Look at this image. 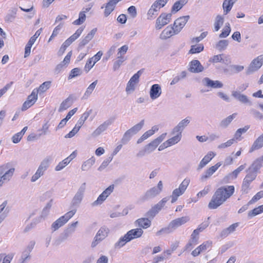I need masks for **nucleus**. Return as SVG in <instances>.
I'll list each match as a JSON object with an SVG mask.
<instances>
[{"label": "nucleus", "instance_id": "nucleus-1", "mask_svg": "<svg viewBox=\"0 0 263 263\" xmlns=\"http://www.w3.org/2000/svg\"><path fill=\"white\" fill-rule=\"evenodd\" d=\"M233 185H227L219 187L213 194L208 204L210 209H216L227 201L234 193Z\"/></svg>", "mask_w": 263, "mask_h": 263}, {"label": "nucleus", "instance_id": "nucleus-2", "mask_svg": "<svg viewBox=\"0 0 263 263\" xmlns=\"http://www.w3.org/2000/svg\"><path fill=\"white\" fill-rule=\"evenodd\" d=\"M189 216H183L172 220L168 225L164 228H162L156 233L157 236H160L162 234H168L173 233L178 227L185 224L190 221Z\"/></svg>", "mask_w": 263, "mask_h": 263}, {"label": "nucleus", "instance_id": "nucleus-3", "mask_svg": "<svg viewBox=\"0 0 263 263\" xmlns=\"http://www.w3.org/2000/svg\"><path fill=\"white\" fill-rule=\"evenodd\" d=\"M163 183L159 181L156 186H154L147 190L141 197L142 201H146L153 199L159 195L163 190Z\"/></svg>", "mask_w": 263, "mask_h": 263}, {"label": "nucleus", "instance_id": "nucleus-4", "mask_svg": "<svg viewBox=\"0 0 263 263\" xmlns=\"http://www.w3.org/2000/svg\"><path fill=\"white\" fill-rule=\"evenodd\" d=\"M77 210L76 209H73L67 212L63 216L60 217L55 221L51 225V229L53 231H55L66 223L68 220L74 216Z\"/></svg>", "mask_w": 263, "mask_h": 263}, {"label": "nucleus", "instance_id": "nucleus-5", "mask_svg": "<svg viewBox=\"0 0 263 263\" xmlns=\"http://www.w3.org/2000/svg\"><path fill=\"white\" fill-rule=\"evenodd\" d=\"M190 182V179L189 178H185L179 185V187L173 190L172 195L169 197L172 199L171 202L172 203L177 200L178 197L184 194Z\"/></svg>", "mask_w": 263, "mask_h": 263}, {"label": "nucleus", "instance_id": "nucleus-6", "mask_svg": "<svg viewBox=\"0 0 263 263\" xmlns=\"http://www.w3.org/2000/svg\"><path fill=\"white\" fill-rule=\"evenodd\" d=\"M170 197H166L162 198L156 204L153 206L145 214L147 217L153 218L161 209L164 206L166 203L168 201Z\"/></svg>", "mask_w": 263, "mask_h": 263}, {"label": "nucleus", "instance_id": "nucleus-7", "mask_svg": "<svg viewBox=\"0 0 263 263\" xmlns=\"http://www.w3.org/2000/svg\"><path fill=\"white\" fill-rule=\"evenodd\" d=\"M247 174L243 179L242 184L241 185V191L243 193H248V189L249 188L251 183L255 179L257 176V174L253 171L247 169L246 170Z\"/></svg>", "mask_w": 263, "mask_h": 263}, {"label": "nucleus", "instance_id": "nucleus-8", "mask_svg": "<svg viewBox=\"0 0 263 263\" xmlns=\"http://www.w3.org/2000/svg\"><path fill=\"white\" fill-rule=\"evenodd\" d=\"M109 233V229L107 227L103 226L101 227L94 237L91 243V247H95L100 242L107 237Z\"/></svg>", "mask_w": 263, "mask_h": 263}, {"label": "nucleus", "instance_id": "nucleus-9", "mask_svg": "<svg viewBox=\"0 0 263 263\" xmlns=\"http://www.w3.org/2000/svg\"><path fill=\"white\" fill-rule=\"evenodd\" d=\"M262 64L263 54L260 55L253 60L246 70V74L250 75L257 71L261 67Z\"/></svg>", "mask_w": 263, "mask_h": 263}, {"label": "nucleus", "instance_id": "nucleus-10", "mask_svg": "<svg viewBox=\"0 0 263 263\" xmlns=\"http://www.w3.org/2000/svg\"><path fill=\"white\" fill-rule=\"evenodd\" d=\"M86 183L84 182L80 186L72 200L71 205L72 206L78 207L79 206L84 197Z\"/></svg>", "mask_w": 263, "mask_h": 263}, {"label": "nucleus", "instance_id": "nucleus-11", "mask_svg": "<svg viewBox=\"0 0 263 263\" xmlns=\"http://www.w3.org/2000/svg\"><path fill=\"white\" fill-rule=\"evenodd\" d=\"M35 241L34 240L30 241L24 250L22 252L20 258L18 260V263H25L31 259L30 253L32 251Z\"/></svg>", "mask_w": 263, "mask_h": 263}, {"label": "nucleus", "instance_id": "nucleus-12", "mask_svg": "<svg viewBox=\"0 0 263 263\" xmlns=\"http://www.w3.org/2000/svg\"><path fill=\"white\" fill-rule=\"evenodd\" d=\"M172 16L171 13H161L156 20V28L158 30L161 29L163 26L168 24L171 20Z\"/></svg>", "mask_w": 263, "mask_h": 263}, {"label": "nucleus", "instance_id": "nucleus-13", "mask_svg": "<svg viewBox=\"0 0 263 263\" xmlns=\"http://www.w3.org/2000/svg\"><path fill=\"white\" fill-rule=\"evenodd\" d=\"M166 136V133H163L160 136L153 140L151 142L144 146L145 151H147V154H150L153 152L160 143L163 141Z\"/></svg>", "mask_w": 263, "mask_h": 263}, {"label": "nucleus", "instance_id": "nucleus-14", "mask_svg": "<svg viewBox=\"0 0 263 263\" xmlns=\"http://www.w3.org/2000/svg\"><path fill=\"white\" fill-rule=\"evenodd\" d=\"M114 121V119L110 118L104 121L92 132L91 136L93 138L99 136L107 129L108 126L113 123Z\"/></svg>", "mask_w": 263, "mask_h": 263}, {"label": "nucleus", "instance_id": "nucleus-15", "mask_svg": "<svg viewBox=\"0 0 263 263\" xmlns=\"http://www.w3.org/2000/svg\"><path fill=\"white\" fill-rule=\"evenodd\" d=\"M37 100V95L35 89L33 90L31 93L29 95L27 100L24 102L22 107V110L25 111L32 106Z\"/></svg>", "mask_w": 263, "mask_h": 263}, {"label": "nucleus", "instance_id": "nucleus-16", "mask_svg": "<svg viewBox=\"0 0 263 263\" xmlns=\"http://www.w3.org/2000/svg\"><path fill=\"white\" fill-rule=\"evenodd\" d=\"M142 73V69L139 70L136 73L134 74V76L130 79L129 81L127 83L126 91L129 92L130 91H134L135 89V85L139 81V77Z\"/></svg>", "mask_w": 263, "mask_h": 263}, {"label": "nucleus", "instance_id": "nucleus-17", "mask_svg": "<svg viewBox=\"0 0 263 263\" xmlns=\"http://www.w3.org/2000/svg\"><path fill=\"white\" fill-rule=\"evenodd\" d=\"M189 18L190 16L186 15L180 17L175 21L173 26L175 28V33L178 34L181 31Z\"/></svg>", "mask_w": 263, "mask_h": 263}, {"label": "nucleus", "instance_id": "nucleus-18", "mask_svg": "<svg viewBox=\"0 0 263 263\" xmlns=\"http://www.w3.org/2000/svg\"><path fill=\"white\" fill-rule=\"evenodd\" d=\"M191 118L187 117L186 118L182 120L179 123L174 127L172 130V134L174 135L176 133L181 134L184 129L190 123Z\"/></svg>", "mask_w": 263, "mask_h": 263}, {"label": "nucleus", "instance_id": "nucleus-19", "mask_svg": "<svg viewBox=\"0 0 263 263\" xmlns=\"http://www.w3.org/2000/svg\"><path fill=\"white\" fill-rule=\"evenodd\" d=\"M188 70L193 73H199L204 70V67L198 60H194L190 63Z\"/></svg>", "mask_w": 263, "mask_h": 263}, {"label": "nucleus", "instance_id": "nucleus-20", "mask_svg": "<svg viewBox=\"0 0 263 263\" xmlns=\"http://www.w3.org/2000/svg\"><path fill=\"white\" fill-rule=\"evenodd\" d=\"M222 165L221 162L217 163L215 165L210 167L201 176L200 179L202 181H205L211 177Z\"/></svg>", "mask_w": 263, "mask_h": 263}, {"label": "nucleus", "instance_id": "nucleus-21", "mask_svg": "<svg viewBox=\"0 0 263 263\" xmlns=\"http://www.w3.org/2000/svg\"><path fill=\"white\" fill-rule=\"evenodd\" d=\"M97 31V28H95L92 29L90 32H89L84 38H83L80 42L78 46L79 49H81L84 47L87 44L91 41L95 35Z\"/></svg>", "mask_w": 263, "mask_h": 263}, {"label": "nucleus", "instance_id": "nucleus-22", "mask_svg": "<svg viewBox=\"0 0 263 263\" xmlns=\"http://www.w3.org/2000/svg\"><path fill=\"white\" fill-rule=\"evenodd\" d=\"M161 88L159 84L153 85L149 90V96L152 100H155L159 98L161 95Z\"/></svg>", "mask_w": 263, "mask_h": 263}, {"label": "nucleus", "instance_id": "nucleus-23", "mask_svg": "<svg viewBox=\"0 0 263 263\" xmlns=\"http://www.w3.org/2000/svg\"><path fill=\"white\" fill-rule=\"evenodd\" d=\"M74 99L75 98L73 95H69L68 98L61 103L58 111L60 112H62L70 107L72 105Z\"/></svg>", "mask_w": 263, "mask_h": 263}, {"label": "nucleus", "instance_id": "nucleus-24", "mask_svg": "<svg viewBox=\"0 0 263 263\" xmlns=\"http://www.w3.org/2000/svg\"><path fill=\"white\" fill-rule=\"evenodd\" d=\"M262 163L263 155L261 157L256 159L253 161L252 164L249 166L248 169H249V170L253 171L254 173H256L257 174L259 170L262 166Z\"/></svg>", "mask_w": 263, "mask_h": 263}, {"label": "nucleus", "instance_id": "nucleus-25", "mask_svg": "<svg viewBox=\"0 0 263 263\" xmlns=\"http://www.w3.org/2000/svg\"><path fill=\"white\" fill-rule=\"evenodd\" d=\"M232 96L242 103L248 104L249 105H251L252 104V102L250 101L247 96L241 94L239 91H232Z\"/></svg>", "mask_w": 263, "mask_h": 263}, {"label": "nucleus", "instance_id": "nucleus-26", "mask_svg": "<svg viewBox=\"0 0 263 263\" xmlns=\"http://www.w3.org/2000/svg\"><path fill=\"white\" fill-rule=\"evenodd\" d=\"M175 33V28L172 25L166 27L160 34V38L162 40H166L174 34H177Z\"/></svg>", "mask_w": 263, "mask_h": 263}, {"label": "nucleus", "instance_id": "nucleus-27", "mask_svg": "<svg viewBox=\"0 0 263 263\" xmlns=\"http://www.w3.org/2000/svg\"><path fill=\"white\" fill-rule=\"evenodd\" d=\"M216 155L213 152H209L201 160L198 166V170H200L204 167Z\"/></svg>", "mask_w": 263, "mask_h": 263}, {"label": "nucleus", "instance_id": "nucleus-28", "mask_svg": "<svg viewBox=\"0 0 263 263\" xmlns=\"http://www.w3.org/2000/svg\"><path fill=\"white\" fill-rule=\"evenodd\" d=\"M238 226L239 223L236 222L231 224L229 227L224 229L220 232V237L221 238H226L229 234L234 232L236 230V228L238 227Z\"/></svg>", "mask_w": 263, "mask_h": 263}, {"label": "nucleus", "instance_id": "nucleus-29", "mask_svg": "<svg viewBox=\"0 0 263 263\" xmlns=\"http://www.w3.org/2000/svg\"><path fill=\"white\" fill-rule=\"evenodd\" d=\"M143 233V231L141 228L134 229L129 230L126 233L130 240L135 238L140 237Z\"/></svg>", "mask_w": 263, "mask_h": 263}, {"label": "nucleus", "instance_id": "nucleus-30", "mask_svg": "<svg viewBox=\"0 0 263 263\" xmlns=\"http://www.w3.org/2000/svg\"><path fill=\"white\" fill-rule=\"evenodd\" d=\"M263 147V134L259 136L253 142L250 148L249 153H252L255 150L260 149Z\"/></svg>", "mask_w": 263, "mask_h": 263}, {"label": "nucleus", "instance_id": "nucleus-31", "mask_svg": "<svg viewBox=\"0 0 263 263\" xmlns=\"http://www.w3.org/2000/svg\"><path fill=\"white\" fill-rule=\"evenodd\" d=\"M203 81L205 83L206 86L213 88H219L223 87V84L219 81H213L209 78H205Z\"/></svg>", "mask_w": 263, "mask_h": 263}, {"label": "nucleus", "instance_id": "nucleus-32", "mask_svg": "<svg viewBox=\"0 0 263 263\" xmlns=\"http://www.w3.org/2000/svg\"><path fill=\"white\" fill-rule=\"evenodd\" d=\"M236 0H224L222 4L223 14L226 15L231 10Z\"/></svg>", "mask_w": 263, "mask_h": 263}, {"label": "nucleus", "instance_id": "nucleus-33", "mask_svg": "<svg viewBox=\"0 0 263 263\" xmlns=\"http://www.w3.org/2000/svg\"><path fill=\"white\" fill-rule=\"evenodd\" d=\"M147 218H141L136 220L135 222L136 226L143 229H146L151 225V221Z\"/></svg>", "mask_w": 263, "mask_h": 263}, {"label": "nucleus", "instance_id": "nucleus-34", "mask_svg": "<svg viewBox=\"0 0 263 263\" xmlns=\"http://www.w3.org/2000/svg\"><path fill=\"white\" fill-rule=\"evenodd\" d=\"M50 159L48 157L44 159L40 163L37 169L44 175L50 165Z\"/></svg>", "mask_w": 263, "mask_h": 263}, {"label": "nucleus", "instance_id": "nucleus-35", "mask_svg": "<svg viewBox=\"0 0 263 263\" xmlns=\"http://www.w3.org/2000/svg\"><path fill=\"white\" fill-rule=\"evenodd\" d=\"M98 80H96L89 85L82 97V100H86L89 97L92 91L95 89Z\"/></svg>", "mask_w": 263, "mask_h": 263}, {"label": "nucleus", "instance_id": "nucleus-36", "mask_svg": "<svg viewBox=\"0 0 263 263\" xmlns=\"http://www.w3.org/2000/svg\"><path fill=\"white\" fill-rule=\"evenodd\" d=\"M130 240L128 237L126 233L122 237H121L119 240L116 242L114 245L115 249H120L121 248L124 246L126 243L129 242Z\"/></svg>", "mask_w": 263, "mask_h": 263}, {"label": "nucleus", "instance_id": "nucleus-37", "mask_svg": "<svg viewBox=\"0 0 263 263\" xmlns=\"http://www.w3.org/2000/svg\"><path fill=\"white\" fill-rule=\"evenodd\" d=\"M236 113L233 114L229 116L226 118L223 119L220 123L219 126L222 128H226L231 123L232 120L236 117Z\"/></svg>", "mask_w": 263, "mask_h": 263}, {"label": "nucleus", "instance_id": "nucleus-38", "mask_svg": "<svg viewBox=\"0 0 263 263\" xmlns=\"http://www.w3.org/2000/svg\"><path fill=\"white\" fill-rule=\"evenodd\" d=\"M90 9V8H86L85 11L80 12L78 19L74 21L72 24L76 25H80L83 23L86 19L85 12L89 11Z\"/></svg>", "mask_w": 263, "mask_h": 263}, {"label": "nucleus", "instance_id": "nucleus-39", "mask_svg": "<svg viewBox=\"0 0 263 263\" xmlns=\"http://www.w3.org/2000/svg\"><path fill=\"white\" fill-rule=\"evenodd\" d=\"M223 22L224 17L220 15H217L215 18V20L214 24V31H218L220 29L221 26L223 25Z\"/></svg>", "mask_w": 263, "mask_h": 263}, {"label": "nucleus", "instance_id": "nucleus-40", "mask_svg": "<svg viewBox=\"0 0 263 263\" xmlns=\"http://www.w3.org/2000/svg\"><path fill=\"white\" fill-rule=\"evenodd\" d=\"M51 83V81H46L43 83L37 89H35L36 95L38 93L41 94L46 91L50 87Z\"/></svg>", "mask_w": 263, "mask_h": 263}, {"label": "nucleus", "instance_id": "nucleus-41", "mask_svg": "<svg viewBox=\"0 0 263 263\" xmlns=\"http://www.w3.org/2000/svg\"><path fill=\"white\" fill-rule=\"evenodd\" d=\"M17 9L14 8L11 9L9 11L10 12L7 14L5 16V20L7 23L12 22L15 18L16 14Z\"/></svg>", "mask_w": 263, "mask_h": 263}, {"label": "nucleus", "instance_id": "nucleus-42", "mask_svg": "<svg viewBox=\"0 0 263 263\" xmlns=\"http://www.w3.org/2000/svg\"><path fill=\"white\" fill-rule=\"evenodd\" d=\"M95 162V158L94 157H92L83 163L81 167L82 170L83 171H88L91 168Z\"/></svg>", "mask_w": 263, "mask_h": 263}, {"label": "nucleus", "instance_id": "nucleus-43", "mask_svg": "<svg viewBox=\"0 0 263 263\" xmlns=\"http://www.w3.org/2000/svg\"><path fill=\"white\" fill-rule=\"evenodd\" d=\"M204 49V46L202 44H199L197 45H192L189 53L190 54H195L200 53Z\"/></svg>", "mask_w": 263, "mask_h": 263}, {"label": "nucleus", "instance_id": "nucleus-44", "mask_svg": "<svg viewBox=\"0 0 263 263\" xmlns=\"http://www.w3.org/2000/svg\"><path fill=\"white\" fill-rule=\"evenodd\" d=\"M126 60V59L124 58L123 56H118L117 60L115 61L113 65V70L114 71L117 70L120 68V66L122 64V63Z\"/></svg>", "mask_w": 263, "mask_h": 263}, {"label": "nucleus", "instance_id": "nucleus-45", "mask_svg": "<svg viewBox=\"0 0 263 263\" xmlns=\"http://www.w3.org/2000/svg\"><path fill=\"white\" fill-rule=\"evenodd\" d=\"M144 124V120H142L139 123L136 124L128 130L133 134L135 135L140 131Z\"/></svg>", "mask_w": 263, "mask_h": 263}, {"label": "nucleus", "instance_id": "nucleus-46", "mask_svg": "<svg viewBox=\"0 0 263 263\" xmlns=\"http://www.w3.org/2000/svg\"><path fill=\"white\" fill-rule=\"evenodd\" d=\"M83 30L84 28L83 27H80L77 30L76 32L71 36H70L68 39H67V40L69 41L70 44H71L81 35Z\"/></svg>", "mask_w": 263, "mask_h": 263}, {"label": "nucleus", "instance_id": "nucleus-47", "mask_svg": "<svg viewBox=\"0 0 263 263\" xmlns=\"http://www.w3.org/2000/svg\"><path fill=\"white\" fill-rule=\"evenodd\" d=\"M83 30L84 28L83 27H80L77 30L76 32L71 36H70L68 39H67V40L69 41L70 44H71L81 35Z\"/></svg>", "mask_w": 263, "mask_h": 263}, {"label": "nucleus", "instance_id": "nucleus-48", "mask_svg": "<svg viewBox=\"0 0 263 263\" xmlns=\"http://www.w3.org/2000/svg\"><path fill=\"white\" fill-rule=\"evenodd\" d=\"M177 134L176 136L166 141V143H167V145L170 146L177 143L180 141L182 137V135L178 134V133Z\"/></svg>", "mask_w": 263, "mask_h": 263}, {"label": "nucleus", "instance_id": "nucleus-49", "mask_svg": "<svg viewBox=\"0 0 263 263\" xmlns=\"http://www.w3.org/2000/svg\"><path fill=\"white\" fill-rule=\"evenodd\" d=\"M263 212V205H260L257 208H254L253 210L249 211L248 213V217L252 218Z\"/></svg>", "mask_w": 263, "mask_h": 263}, {"label": "nucleus", "instance_id": "nucleus-50", "mask_svg": "<svg viewBox=\"0 0 263 263\" xmlns=\"http://www.w3.org/2000/svg\"><path fill=\"white\" fill-rule=\"evenodd\" d=\"M229 44V41L227 40H220L216 45V48L220 51L226 49Z\"/></svg>", "mask_w": 263, "mask_h": 263}, {"label": "nucleus", "instance_id": "nucleus-51", "mask_svg": "<svg viewBox=\"0 0 263 263\" xmlns=\"http://www.w3.org/2000/svg\"><path fill=\"white\" fill-rule=\"evenodd\" d=\"M231 32L230 25L229 23L226 24V25L222 30V32L219 34L220 38H224L227 37Z\"/></svg>", "mask_w": 263, "mask_h": 263}, {"label": "nucleus", "instance_id": "nucleus-52", "mask_svg": "<svg viewBox=\"0 0 263 263\" xmlns=\"http://www.w3.org/2000/svg\"><path fill=\"white\" fill-rule=\"evenodd\" d=\"M168 0H157L152 5V7L158 9L159 11L161 8L163 7L167 3Z\"/></svg>", "mask_w": 263, "mask_h": 263}, {"label": "nucleus", "instance_id": "nucleus-53", "mask_svg": "<svg viewBox=\"0 0 263 263\" xmlns=\"http://www.w3.org/2000/svg\"><path fill=\"white\" fill-rule=\"evenodd\" d=\"M73 233L67 228L61 234L59 239L60 241H63L67 239Z\"/></svg>", "mask_w": 263, "mask_h": 263}, {"label": "nucleus", "instance_id": "nucleus-54", "mask_svg": "<svg viewBox=\"0 0 263 263\" xmlns=\"http://www.w3.org/2000/svg\"><path fill=\"white\" fill-rule=\"evenodd\" d=\"M158 127L157 126H154L152 127V128L147 131H146L145 133H144L142 136L143 138L146 140L150 136H152L155 134V133L158 130Z\"/></svg>", "mask_w": 263, "mask_h": 263}, {"label": "nucleus", "instance_id": "nucleus-55", "mask_svg": "<svg viewBox=\"0 0 263 263\" xmlns=\"http://www.w3.org/2000/svg\"><path fill=\"white\" fill-rule=\"evenodd\" d=\"M249 126L246 125L243 128H240L238 129L234 135V138L236 139H239V138L241 137V135L243 133H245L249 128Z\"/></svg>", "mask_w": 263, "mask_h": 263}, {"label": "nucleus", "instance_id": "nucleus-56", "mask_svg": "<svg viewBox=\"0 0 263 263\" xmlns=\"http://www.w3.org/2000/svg\"><path fill=\"white\" fill-rule=\"evenodd\" d=\"M158 12V9H156L154 7H152V6H151V8L148 10L147 15V19L148 20H152L157 15V12Z\"/></svg>", "mask_w": 263, "mask_h": 263}, {"label": "nucleus", "instance_id": "nucleus-57", "mask_svg": "<svg viewBox=\"0 0 263 263\" xmlns=\"http://www.w3.org/2000/svg\"><path fill=\"white\" fill-rule=\"evenodd\" d=\"M134 135L129 130H127L124 134L121 142L123 144H126L130 139L132 136Z\"/></svg>", "mask_w": 263, "mask_h": 263}, {"label": "nucleus", "instance_id": "nucleus-58", "mask_svg": "<svg viewBox=\"0 0 263 263\" xmlns=\"http://www.w3.org/2000/svg\"><path fill=\"white\" fill-rule=\"evenodd\" d=\"M212 241H207L204 242L197 248L199 249L200 252L201 253L202 252L206 251L208 249L211 248L212 246Z\"/></svg>", "mask_w": 263, "mask_h": 263}, {"label": "nucleus", "instance_id": "nucleus-59", "mask_svg": "<svg viewBox=\"0 0 263 263\" xmlns=\"http://www.w3.org/2000/svg\"><path fill=\"white\" fill-rule=\"evenodd\" d=\"M230 67L231 68V74L237 73L242 71L244 69L243 66L238 65H232L230 66Z\"/></svg>", "mask_w": 263, "mask_h": 263}, {"label": "nucleus", "instance_id": "nucleus-60", "mask_svg": "<svg viewBox=\"0 0 263 263\" xmlns=\"http://www.w3.org/2000/svg\"><path fill=\"white\" fill-rule=\"evenodd\" d=\"M102 193L99 196L97 199L91 203L92 206H97L101 204L106 199Z\"/></svg>", "mask_w": 263, "mask_h": 263}, {"label": "nucleus", "instance_id": "nucleus-61", "mask_svg": "<svg viewBox=\"0 0 263 263\" xmlns=\"http://www.w3.org/2000/svg\"><path fill=\"white\" fill-rule=\"evenodd\" d=\"M112 160V157L110 156L104 160L103 162L102 163L101 165L99 167L98 171H102L105 168H106L109 163Z\"/></svg>", "mask_w": 263, "mask_h": 263}, {"label": "nucleus", "instance_id": "nucleus-62", "mask_svg": "<svg viewBox=\"0 0 263 263\" xmlns=\"http://www.w3.org/2000/svg\"><path fill=\"white\" fill-rule=\"evenodd\" d=\"M81 73V69L79 68H75L72 69L70 71V73L68 77V79H70L78 76H80Z\"/></svg>", "mask_w": 263, "mask_h": 263}, {"label": "nucleus", "instance_id": "nucleus-63", "mask_svg": "<svg viewBox=\"0 0 263 263\" xmlns=\"http://www.w3.org/2000/svg\"><path fill=\"white\" fill-rule=\"evenodd\" d=\"M263 197V191L258 192L255 196L253 197L252 199L249 201V204H252L253 203L259 200Z\"/></svg>", "mask_w": 263, "mask_h": 263}, {"label": "nucleus", "instance_id": "nucleus-64", "mask_svg": "<svg viewBox=\"0 0 263 263\" xmlns=\"http://www.w3.org/2000/svg\"><path fill=\"white\" fill-rule=\"evenodd\" d=\"M127 12L132 18H135L137 15V9L134 6H131L127 9Z\"/></svg>", "mask_w": 263, "mask_h": 263}]
</instances>
